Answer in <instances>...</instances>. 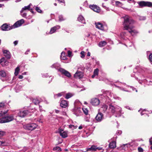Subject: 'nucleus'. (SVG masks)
<instances>
[{"label": "nucleus", "mask_w": 152, "mask_h": 152, "mask_svg": "<svg viewBox=\"0 0 152 152\" xmlns=\"http://www.w3.org/2000/svg\"><path fill=\"white\" fill-rule=\"evenodd\" d=\"M102 149V148L100 147H97L96 146V150H101Z\"/></svg>", "instance_id": "5fc2aeb1"}, {"label": "nucleus", "mask_w": 152, "mask_h": 152, "mask_svg": "<svg viewBox=\"0 0 152 152\" xmlns=\"http://www.w3.org/2000/svg\"><path fill=\"white\" fill-rule=\"evenodd\" d=\"M91 55V53L89 52H88L87 53V56H90Z\"/></svg>", "instance_id": "bf43d9fd"}, {"label": "nucleus", "mask_w": 152, "mask_h": 152, "mask_svg": "<svg viewBox=\"0 0 152 152\" xmlns=\"http://www.w3.org/2000/svg\"><path fill=\"white\" fill-rule=\"evenodd\" d=\"M115 107L112 105V104H111L109 105V111L112 113H115Z\"/></svg>", "instance_id": "aec40b11"}, {"label": "nucleus", "mask_w": 152, "mask_h": 152, "mask_svg": "<svg viewBox=\"0 0 152 152\" xmlns=\"http://www.w3.org/2000/svg\"><path fill=\"white\" fill-rule=\"evenodd\" d=\"M0 75L3 77H6L5 80L6 81H9L10 80V76H6V72L3 70H1L0 71Z\"/></svg>", "instance_id": "6e6552de"}, {"label": "nucleus", "mask_w": 152, "mask_h": 152, "mask_svg": "<svg viewBox=\"0 0 152 152\" xmlns=\"http://www.w3.org/2000/svg\"><path fill=\"white\" fill-rule=\"evenodd\" d=\"M118 133H119V134H121V131H118Z\"/></svg>", "instance_id": "0e129e2a"}, {"label": "nucleus", "mask_w": 152, "mask_h": 152, "mask_svg": "<svg viewBox=\"0 0 152 152\" xmlns=\"http://www.w3.org/2000/svg\"><path fill=\"white\" fill-rule=\"evenodd\" d=\"M145 111H146L145 109H144L142 111V112L141 113V115H142L145 114L144 113H143V112Z\"/></svg>", "instance_id": "603ef678"}, {"label": "nucleus", "mask_w": 152, "mask_h": 152, "mask_svg": "<svg viewBox=\"0 0 152 152\" xmlns=\"http://www.w3.org/2000/svg\"><path fill=\"white\" fill-rule=\"evenodd\" d=\"M149 142L150 144L152 145V140H151V139L149 140Z\"/></svg>", "instance_id": "13d9d810"}, {"label": "nucleus", "mask_w": 152, "mask_h": 152, "mask_svg": "<svg viewBox=\"0 0 152 152\" xmlns=\"http://www.w3.org/2000/svg\"><path fill=\"white\" fill-rule=\"evenodd\" d=\"M78 20L83 23H85V20L83 17L82 15H80L79 16L78 18Z\"/></svg>", "instance_id": "393cba45"}, {"label": "nucleus", "mask_w": 152, "mask_h": 152, "mask_svg": "<svg viewBox=\"0 0 152 152\" xmlns=\"http://www.w3.org/2000/svg\"><path fill=\"white\" fill-rule=\"evenodd\" d=\"M28 52L27 51H26V52H25V54H28Z\"/></svg>", "instance_id": "774afa93"}, {"label": "nucleus", "mask_w": 152, "mask_h": 152, "mask_svg": "<svg viewBox=\"0 0 152 152\" xmlns=\"http://www.w3.org/2000/svg\"><path fill=\"white\" fill-rule=\"evenodd\" d=\"M129 145L130 144L129 143L125 144L123 145H121L120 147H119V149L120 150H126V148H127L128 147V145Z\"/></svg>", "instance_id": "5701e85b"}, {"label": "nucleus", "mask_w": 152, "mask_h": 152, "mask_svg": "<svg viewBox=\"0 0 152 152\" xmlns=\"http://www.w3.org/2000/svg\"><path fill=\"white\" fill-rule=\"evenodd\" d=\"M137 3L140 7H152V3L150 2L142 1L138 2Z\"/></svg>", "instance_id": "39448f33"}, {"label": "nucleus", "mask_w": 152, "mask_h": 152, "mask_svg": "<svg viewBox=\"0 0 152 152\" xmlns=\"http://www.w3.org/2000/svg\"><path fill=\"white\" fill-rule=\"evenodd\" d=\"M82 129V126H80L79 127V129Z\"/></svg>", "instance_id": "680f3d73"}, {"label": "nucleus", "mask_w": 152, "mask_h": 152, "mask_svg": "<svg viewBox=\"0 0 152 152\" xmlns=\"http://www.w3.org/2000/svg\"><path fill=\"white\" fill-rule=\"evenodd\" d=\"M96 76V75L94 74L92 76V78H94Z\"/></svg>", "instance_id": "052dcab7"}, {"label": "nucleus", "mask_w": 152, "mask_h": 152, "mask_svg": "<svg viewBox=\"0 0 152 152\" xmlns=\"http://www.w3.org/2000/svg\"><path fill=\"white\" fill-rule=\"evenodd\" d=\"M35 9L39 13H42V10L40 9L39 7H36Z\"/></svg>", "instance_id": "2f4dec72"}, {"label": "nucleus", "mask_w": 152, "mask_h": 152, "mask_svg": "<svg viewBox=\"0 0 152 152\" xmlns=\"http://www.w3.org/2000/svg\"><path fill=\"white\" fill-rule=\"evenodd\" d=\"M124 18V29L128 30L131 35L133 36L137 33V31L134 29V26L133 24L134 23V21L128 15L125 16Z\"/></svg>", "instance_id": "f257e3e1"}, {"label": "nucleus", "mask_w": 152, "mask_h": 152, "mask_svg": "<svg viewBox=\"0 0 152 152\" xmlns=\"http://www.w3.org/2000/svg\"><path fill=\"white\" fill-rule=\"evenodd\" d=\"M96 150V146L92 145L90 148H88L87 151H95Z\"/></svg>", "instance_id": "cd10ccee"}, {"label": "nucleus", "mask_w": 152, "mask_h": 152, "mask_svg": "<svg viewBox=\"0 0 152 152\" xmlns=\"http://www.w3.org/2000/svg\"><path fill=\"white\" fill-rule=\"evenodd\" d=\"M146 19L145 17H140L139 18L140 20H145Z\"/></svg>", "instance_id": "8fccbe9b"}, {"label": "nucleus", "mask_w": 152, "mask_h": 152, "mask_svg": "<svg viewBox=\"0 0 152 152\" xmlns=\"http://www.w3.org/2000/svg\"><path fill=\"white\" fill-rule=\"evenodd\" d=\"M1 29L3 31H8L12 28L7 24H3L1 26Z\"/></svg>", "instance_id": "4468645a"}, {"label": "nucleus", "mask_w": 152, "mask_h": 152, "mask_svg": "<svg viewBox=\"0 0 152 152\" xmlns=\"http://www.w3.org/2000/svg\"><path fill=\"white\" fill-rule=\"evenodd\" d=\"M60 28V26H55L53 28H52L50 29V34H52L55 32L57 29H58Z\"/></svg>", "instance_id": "412c9836"}, {"label": "nucleus", "mask_w": 152, "mask_h": 152, "mask_svg": "<svg viewBox=\"0 0 152 152\" xmlns=\"http://www.w3.org/2000/svg\"><path fill=\"white\" fill-rule=\"evenodd\" d=\"M55 111L56 113H58L60 111L59 110H55Z\"/></svg>", "instance_id": "4d7b16f0"}, {"label": "nucleus", "mask_w": 152, "mask_h": 152, "mask_svg": "<svg viewBox=\"0 0 152 152\" xmlns=\"http://www.w3.org/2000/svg\"><path fill=\"white\" fill-rule=\"evenodd\" d=\"M65 53L64 52H62L61 53V56L60 57L61 58V59L65 60L66 59V57L65 56Z\"/></svg>", "instance_id": "72a5a7b5"}, {"label": "nucleus", "mask_w": 152, "mask_h": 152, "mask_svg": "<svg viewBox=\"0 0 152 152\" xmlns=\"http://www.w3.org/2000/svg\"><path fill=\"white\" fill-rule=\"evenodd\" d=\"M115 3L116 5H120L121 4V3L119 1H116Z\"/></svg>", "instance_id": "09e8293b"}, {"label": "nucleus", "mask_w": 152, "mask_h": 152, "mask_svg": "<svg viewBox=\"0 0 152 152\" xmlns=\"http://www.w3.org/2000/svg\"><path fill=\"white\" fill-rule=\"evenodd\" d=\"M8 110L4 112L1 111L0 112V117L3 116V115L7 113Z\"/></svg>", "instance_id": "58836bf2"}, {"label": "nucleus", "mask_w": 152, "mask_h": 152, "mask_svg": "<svg viewBox=\"0 0 152 152\" xmlns=\"http://www.w3.org/2000/svg\"><path fill=\"white\" fill-rule=\"evenodd\" d=\"M69 128L75 129L76 128L77 126H74L73 125H69Z\"/></svg>", "instance_id": "a19ab883"}, {"label": "nucleus", "mask_w": 152, "mask_h": 152, "mask_svg": "<svg viewBox=\"0 0 152 152\" xmlns=\"http://www.w3.org/2000/svg\"><path fill=\"white\" fill-rule=\"evenodd\" d=\"M99 70L97 68L94 70V74L96 75V76H97L98 74Z\"/></svg>", "instance_id": "4c0bfd02"}, {"label": "nucleus", "mask_w": 152, "mask_h": 152, "mask_svg": "<svg viewBox=\"0 0 152 152\" xmlns=\"http://www.w3.org/2000/svg\"><path fill=\"white\" fill-rule=\"evenodd\" d=\"M29 113V111L27 110L20 111L18 113V115L21 117H24Z\"/></svg>", "instance_id": "0eeeda50"}, {"label": "nucleus", "mask_w": 152, "mask_h": 152, "mask_svg": "<svg viewBox=\"0 0 152 152\" xmlns=\"http://www.w3.org/2000/svg\"><path fill=\"white\" fill-rule=\"evenodd\" d=\"M14 119V116L12 115L4 116L0 118V123H4L9 122L12 121Z\"/></svg>", "instance_id": "7ed1b4c3"}, {"label": "nucleus", "mask_w": 152, "mask_h": 152, "mask_svg": "<svg viewBox=\"0 0 152 152\" xmlns=\"http://www.w3.org/2000/svg\"><path fill=\"white\" fill-rule=\"evenodd\" d=\"M31 4H30L29 5L27 6H25L20 11L21 13H22L24 10H28L30 11L32 13H33V11L32 9H30V6L31 5Z\"/></svg>", "instance_id": "9b49d317"}, {"label": "nucleus", "mask_w": 152, "mask_h": 152, "mask_svg": "<svg viewBox=\"0 0 152 152\" xmlns=\"http://www.w3.org/2000/svg\"><path fill=\"white\" fill-rule=\"evenodd\" d=\"M24 23L23 19H22L16 22L14 25L15 27H18L20 26L22 24Z\"/></svg>", "instance_id": "f8f14e48"}, {"label": "nucleus", "mask_w": 152, "mask_h": 152, "mask_svg": "<svg viewBox=\"0 0 152 152\" xmlns=\"http://www.w3.org/2000/svg\"><path fill=\"white\" fill-rule=\"evenodd\" d=\"M75 110V111L74 112V114L77 116L79 114L81 113L80 108L78 107L76 108Z\"/></svg>", "instance_id": "a878e982"}, {"label": "nucleus", "mask_w": 152, "mask_h": 152, "mask_svg": "<svg viewBox=\"0 0 152 152\" xmlns=\"http://www.w3.org/2000/svg\"><path fill=\"white\" fill-rule=\"evenodd\" d=\"M59 133L61 136L63 138L66 137L67 136V132L66 131H64L62 129H59Z\"/></svg>", "instance_id": "9d476101"}, {"label": "nucleus", "mask_w": 152, "mask_h": 152, "mask_svg": "<svg viewBox=\"0 0 152 152\" xmlns=\"http://www.w3.org/2000/svg\"><path fill=\"white\" fill-rule=\"evenodd\" d=\"M18 41H15L14 42V44L15 45H16L18 43Z\"/></svg>", "instance_id": "864d4df0"}, {"label": "nucleus", "mask_w": 152, "mask_h": 152, "mask_svg": "<svg viewBox=\"0 0 152 152\" xmlns=\"http://www.w3.org/2000/svg\"><path fill=\"white\" fill-rule=\"evenodd\" d=\"M8 63V61L4 58L0 60V63L3 66L7 65Z\"/></svg>", "instance_id": "2eb2a0df"}, {"label": "nucleus", "mask_w": 152, "mask_h": 152, "mask_svg": "<svg viewBox=\"0 0 152 152\" xmlns=\"http://www.w3.org/2000/svg\"><path fill=\"white\" fill-rule=\"evenodd\" d=\"M23 77L22 75H20L19 76L18 78L20 79H21L23 78Z\"/></svg>", "instance_id": "6e6d98bb"}, {"label": "nucleus", "mask_w": 152, "mask_h": 152, "mask_svg": "<svg viewBox=\"0 0 152 152\" xmlns=\"http://www.w3.org/2000/svg\"><path fill=\"white\" fill-rule=\"evenodd\" d=\"M73 95L72 93H68L66 94V95L65 96H64V97L66 99H68L72 97Z\"/></svg>", "instance_id": "bb28decb"}, {"label": "nucleus", "mask_w": 152, "mask_h": 152, "mask_svg": "<svg viewBox=\"0 0 152 152\" xmlns=\"http://www.w3.org/2000/svg\"><path fill=\"white\" fill-rule=\"evenodd\" d=\"M20 13H21V15L22 17H26V15H27V14L26 13H22L20 12Z\"/></svg>", "instance_id": "de8ad7c7"}, {"label": "nucleus", "mask_w": 152, "mask_h": 152, "mask_svg": "<svg viewBox=\"0 0 152 152\" xmlns=\"http://www.w3.org/2000/svg\"><path fill=\"white\" fill-rule=\"evenodd\" d=\"M53 150L54 151H61V148H60L59 147H54L53 148Z\"/></svg>", "instance_id": "e433bc0d"}, {"label": "nucleus", "mask_w": 152, "mask_h": 152, "mask_svg": "<svg viewBox=\"0 0 152 152\" xmlns=\"http://www.w3.org/2000/svg\"><path fill=\"white\" fill-rule=\"evenodd\" d=\"M62 0H58V1H60V2H63V1H62Z\"/></svg>", "instance_id": "69168bd1"}, {"label": "nucleus", "mask_w": 152, "mask_h": 152, "mask_svg": "<svg viewBox=\"0 0 152 152\" xmlns=\"http://www.w3.org/2000/svg\"><path fill=\"white\" fill-rule=\"evenodd\" d=\"M5 105L4 103V102H0V108L3 107Z\"/></svg>", "instance_id": "37998d69"}, {"label": "nucleus", "mask_w": 152, "mask_h": 152, "mask_svg": "<svg viewBox=\"0 0 152 152\" xmlns=\"http://www.w3.org/2000/svg\"><path fill=\"white\" fill-rule=\"evenodd\" d=\"M20 71V69L18 67H17L15 69V75L16 76L18 74L19 72Z\"/></svg>", "instance_id": "c756f323"}, {"label": "nucleus", "mask_w": 152, "mask_h": 152, "mask_svg": "<svg viewBox=\"0 0 152 152\" xmlns=\"http://www.w3.org/2000/svg\"><path fill=\"white\" fill-rule=\"evenodd\" d=\"M60 65L59 64L56 63L52 65L51 67L52 68H54L56 69H58V71L60 72L62 74H64L68 77H70L71 75L69 72L62 68H59L60 67Z\"/></svg>", "instance_id": "f03ea898"}, {"label": "nucleus", "mask_w": 152, "mask_h": 152, "mask_svg": "<svg viewBox=\"0 0 152 152\" xmlns=\"http://www.w3.org/2000/svg\"><path fill=\"white\" fill-rule=\"evenodd\" d=\"M72 53V52L71 51H70L69 50V51H68V56L69 57L71 56Z\"/></svg>", "instance_id": "3c124183"}, {"label": "nucleus", "mask_w": 152, "mask_h": 152, "mask_svg": "<svg viewBox=\"0 0 152 152\" xmlns=\"http://www.w3.org/2000/svg\"><path fill=\"white\" fill-rule=\"evenodd\" d=\"M32 101L35 105L38 104L39 103V101L37 99H34Z\"/></svg>", "instance_id": "7c9ffc66"}, {"label": "nucleus", "mask_w": 152, "mask_h": 152, "mask_svg": "<svg viewBox=\"0 0 152 152\" xmlns=\"http://www.w3.org/2000/svg\"><path fill=\"white\" fill-rule=\"evenodd\" d=\"M149 59L150 62H152V53H151L149 56Z\"/></svg>", "instance_id": "c03bdc74"}, {"label": "nucleus", "mask_w": 152, "mask_h": 152, "mask_svg": "<svg viewBox=\"0 0 152 152\" xmlns=\"http://www.w3.org/2000/svg\"><path fill=\"white\" fill-rule=\"evenodd\" d=\"M86 121H87L89 122V119H87V120H86Z\"/></svg>", "instance_id": "338daca9"}, {"label": "nucleus", "mask_w": 152, "mask_h": 152, "mask_svg": "<svg viewBox=\"0 0 152 152\" xmlns=\"http://www.w3.org/2000/svg\"><path fill=\"white\" fill-rule=\"evenodd\" d=\"M60 106L63 108H66L68 106V102L66 100H62L60 104Z\"/></svg>", "instance_id": "f3484780"}, {"label": "nucleus", "mask_w": 152, "mask_h": 152, "mask_svg": "<svg viewBox=\"0 0 152 152\" xmlns=\"http://www.w3.org/2000/svg\"><path fill=\"white\" fill-rule=\"evenodd\" d=\"M107 44V43L106 41L104 40L102 41L99 43L98 46L99 47H102L105 46Z\"/></svg>", "instance_id": "b1692460"}, {"label": "nucleus", "mask_w": 152, "mask_h": 152, "mask_svg": "<svg viewBox=\"0 0 152 152\" xmlns=\"http://www.w3.org/2000/svg\"><path fill=\"white\" fill-rule=\"evenodd\" d=\"M90 8L95 12H100V10L99 7L96 5H91L90 6Z\"/></svg>", "instance_id": "dca6fc26"}, {"label": "nucleus", "mask_w": 152, "mask_h": 152, "mask_svg": "<svg viewBox=\"0 0 152 152\" xmlns=\"http://www.w3.org/2000/svg\"><path fill=\"white\" fill-rule=\"evenodd\" d=\"M138 150L139 152H143V149L140 147L138 148Z\"/></svg>", "instance_id": "a18cd8bd"}, {"label": "nucleus", "mask_w": 152, "mask_h": 152, "mask_svg": "<svg viewBox=\"0 0 152 152\" xmlns=\"http://www.w3.org/2000/svg\"><path fill=\"white\" fill-rule=\"evenodd\" d=\"M95 25L96 28L101 30H104L103 26L101 23L100 22L96 23Z\"/></svg>", "instance_id": "6ab92c4d"}, {"label": "nucleus", "mask_w": 152, "mask_h": 152, "mask_svg": "<svg viewBox=\"0 0 152 152\" xmlns=\"http://www.w3.org/2000/svg\"><path fill=\"white\" fill-rule=\"evenodd\" d=\"M103 117V114L102 113H99L97 114L95 117V119L97 122H99L102 121Z\"/></svg>", "instance_id": "1a4fd4ad"}, {"label": "nucleus", "mask_w": 152, "mask_h": 152, "mask_svg": "<svg viewBox=\"0 0 152 152\" xmlns=\"http://www.w3.org/2000/svg\"><path fill=\"white\" fill-rule=\"evenodd\" d=\"M82 110L84 112V113L86 115H87L88 113V110L86 108H83Z\"/></svg>", "instance_id": "c9c22d12"}, {"label": "nucleus", "mask_w": 152, "mask_h": 152, "mask_svg": "<svg viewBox=\"0 0 152 152\" xmlns=\"http://www.w3.org/2000/svg\"><path fill=\"white\" fill-rule=\"evenodd\" d=\"M65 93L64 92H61L60 93H58L55 95V96H57V97H59L61 96H65Z\"/></svg>", "instance_id": "473e14b6"}, {"label": "nucleus", "mask_w": 152, "mask_h": 152, "mask_svg": "<svg viewBox=\"0 0 152 152\" xmlns=\"http://www.w3.org/2000/svg\"><path fill=\"white\" fill-rule=\"evenodd\" d=\"M3 53L4 56L8 59H9L11 57L10 53L9 51L7 50H3Z\"/></svg>", "instance_id": "a211bd4d"}, {"label": "nucleus", "mask_w": 152, "mask_h": 152, "mask_svg": "<svg viewBox=\"0 0 152 152\" xmlns=\"http://www.w3.org/2000/svg\"><path fill=\"white\" fill-rule=\"evenodd\" d=\"M5 134V132L4 131H0V137L4 135Z\"/></svg>", "instance_id": "49530a36"}, {"label": "nucleus", "mask_w": 152, "mask_h": 152, "mask_svg": "<svg viewBox=\"0 0 152 152\" xmlns=\"http://www.w3.org/2000/svg\"><path fill=\"white\" fill-rule=\"evenodd\" d=\"M0 145L4 146L7 145V143H6L5 141H0Z\"/></svg>", "instance_id": "f704fd0d"}, {"label": "nucleus", "mask_w": 152, "mask_h": 152, "mask_svg": "<svg viewBox=\"0 0 152 152\" xmlns=\"http://www.w3.org/2000/svg\"><path fill=\"white\" fill-rule=\"evenodd\" d=\"M90 102L92 105L96 106L99 104L100 101L98 98H93L91 100Z\"/></svg>", "instance_id": "423d86ee"}, {"label": "nucleus", "mask_w": 152, "mask_h": 152, "mask_svg": "<svg viewBox=\"0 0 152 152\" xmlns=\"http://www.w3.org/2000/svg\"><path fill=\"white\" fill-rule=\"evenodd\" d=\"M107 106L105 104L103 105L101 107V109L104 112H105L107 110Z\"/></svg>", "instance_id": "c85d7f7f"}, {"label": "nucleus", "mask_w": 152, "mask_h": 152, "mask_svg": "<svg viewBox=\"0 0 152 152\" xmlns=\"http://www.w3.org/2000/svg\"><path fill=\"white\" fill-rule=\"evenodd\" d=\"M80 54L81 55V57L82 58H84L85 56V52L84 51H82L80 52Z\"/></svg>", "instance_id": "ea45409f"}, {"label": "nucleus", "mask_w": 152, "mask_h": 152, "mask_svg": "<svg viewBox=\"0 0 152 152\" xmlns=\"http://www.w3.org/2000/svg\"><path fill=\"white\" fill-rule=\"evenodd\" d=\"M109 148L110 149H114L116 147V143L114 141L110 142L109 145Z\"/></svg>", "instance_id": "4be33fe9"}, {"label": "nucleus", "mask_w": 152, "mask_h": 152, "mask_svg": "<svg viewBox=\"0 0 152 152\" xmlns=\"http://www.w3.org/2000/svg\"><path fill=\"white\" fill-rule=\"evenodd\" d=\"M148 32H149V33H152V29L150 30H149V31H148Z\"/></svg>", "instance_id": "e2e57ef3"}, {"label": "nucleus", "mask_w": 152, "mask_h": 152, "mask_svg": "<svg viewBox=\"0 0 152 152\" xmlns=\"http://www.w3.org/2000/svg\"><path fill=\"white\" fill-rule=\"evenodd\" d=\"M59 20L60 21H61L64 20V19H63V18L62 15H60L59 16Z\"/></svg>", "instance_id": "79ce46f5"}, {"label": "nucleus", "mask_w": 152, "mask_h": 152, "mask_svg": "<svg viewBox=\"0 0 152 152\" xmlns=\"http://www.w3.org/2000/svg\"><path fill=\"white\" fill-rule=\"evenodd\" d=\"M38 125L35 123H31L26 124L23 126L24 128L28 130L32 131L35 129Z\"/></svg>", "instance_id": "20e7f679"}, {"label": "nucleus", "mask_w": 152, "mask_h": 152, "mask_svg": "<svg viewBox=\"0 0 152 152\" xmlns=\"http://www.w3.org/2000/svg\"><path fill=\"white\" fill-rule=\"evenodd\" d=\"M83 73L80 71H77L74 75V77L76 78L80 79L83 77Z\"/></svg>", "instance_id": "ddd939ff"}]
</instances>
